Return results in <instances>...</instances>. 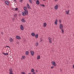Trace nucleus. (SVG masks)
Segmentation results:
<instances>
[{
	"label": "nucleus",
	"mask_w": 74,
	"mask_h": 74,
	"mask_svg": "<svg viewBox=\"0 0 74 74\" xmlns=\"http://www.w3.org/2000/svg\"><path fill=\"white\" fill-rule=\"evenodd\" d=\"M22 14L23 16H25V15H28V12L24 11L22 13Z\"/></svg>",
	"instance_id": "nucleus-1"
},
{
	"label": "nucleus",
	"mask_w": 74,
	"mask_h": 74,
	"mask_svg": "<svg viewBox=\"0 0 74 74\" xmlns=\"http://www.w3.org/2000/svg\"><path fill=\"white\" fill-rule=\"evenodd\" d=\"M51 64H52V65H53V66H56V62L55 61H52L51 62Z\"/></svg>",
	"instance_id": "nucleus-2"
},
{
	"label": "nucleus",
	"mask_w": 74,
	"mask_h": 74,
	"mask_svg": "<svg viewBox=\"0 0 74 74\" xmlns=\"http://www.w3.org/2000/svg\"><path fill=\"white\" fill-rule=\"evenodd\" d=\"M9 74H14V73H13V71H12V69H9Z\"/></svg>",
	"instance_id": "nucleus-3"
},
{
	"label": "nucleus",
	"mask_w": 74,
	"mask_h": 74,
	"mask_svg": "<svg viewBox=\"0 0 74 74\" xmlns=\"http://www.w3.org/2000/svg\"><path fill=\"white\" fill-rule=\"evenodd\" d=\"M20 29L21 30H24V28H23V26L22 25H20Z\"/></svg>",
	"instance_id": "nucleus-4"
},
{
	"label": "nucleus",
	"mask_w": 74,
	"mask_h": 74,
	"mask_svg": "<svg viewBox=\"0 0 74 74\" xmlns=\"http://www.w3.org/2000/svg\"><path fill=\"white\" fill-rule=\"evenodd\" d=\"M23 9L25 10L24 11H26L28 12V10H27V7H24L23 8Z\"/></svg>",
	"instance_id": "nucleus-5"
},
{
	"label": "nucleus",
	"mask_w": 74,
	"mask_h": 74,
	"mask_svg": "<svg viewBox=\"0 0 74 74\" xmlns=\"http://www.w3.org/2000/svg\"><path fill=\"white\" fill-rule=\"evenodd\" d=\"M30 52L31 53V55L32 56H33V55H34V52L33 51H30Z\"/></svg>",
	"instance_id": "nucleus-6"
},
{
	"label": "nucleus",
	"mask_w": 74,
	"mask_h": 74,
	"mask_svg": "<svg viewBox=\"0 0 74 74\" xmlns=\"http://www.w3.org/2000/svg\"><path fill=\"white\" fill-rule=\"evenodd\" d=\"M58 5H56L54 7L55 10H58Z\"/></svg>",
	"instance_id": "nucleus-7"
},
{
	"label": "nucleus",
	"mask_w": 74,
	"mask_h": 74,
	"mask_svg": "<svg viewBox=\"0 0 74 74\" xmlns=\"http://www.w3.org/2000/svg\"><path fill=\"white\" fill-rule=\"evenodd\" d=\"M5 4H6V5H8L9 4H10V3H9V2L8 1H6L5 2Z\"/></svg>",
	"instance_id": "nucleus-8"
},
{
	"label": "nucleus",
	"mask_w": 74,
	"mask_h": 74,
	"mask_svg": "<svg viewBox=\"0 0 74 74\" xmlns=\"http://www.w3.org/2000/svg\"><path fill=\"white\" fill-rule=\"evenodd\" d=\"M16 37L17 39H18V40H21V37L18 36H16Z\"/></svg>",
	"instance_id": "nucleus-9"
},
{
	"label": "nucleus",
	"mask_w": 74,
	"mask_h": 74,
	"mask_svg": "<svg viewBox=\"0 0 74 74\" xmlns=\"http://www.w3.org/2000/svg\"><path fill=\"white\" fill-rule=\"evenodd\" d=\"M63 28V25L62 24H60V29H62Z\"/></svg>",
	"instance_id": "nucleus-10"
},
{
	"label": "nucleus",
	"mask_w": 74,
	"mask_h": 74,
	"mask_svg": "<svg viewBox=\"0 0 74 74\" xmlns=\"http://www.w3.org/2000/svg\"><path fill=\"white\" fill-rule=\"evenodd\" d=\"M36 3L37 5H39V4H40V1L39 0H37Z\"/></svg>",
	"instance_id": "nucleus-11"
},
{
	"label": "nucleus",
	"mask_w": 74,
	"mask_h": 74,
	"mask_svg": "<svg viewBox=\"0 0 74 74\" xmlns=\"http://www.w3.org/2000/svg\"><path fill=\"white\" fill-rule=\"evenodd\" d=\"M27 7L28 9H31L32 10V8L31 7H30L29 5L28 4H27Z\"/></svg>",
	"instance_id": "nucleus-12"
},
{
	"label": "nucleus",
	"mask_w": 74,
	"mask_h": 74,
	"mask_svg": "<svg viewBox=\"0 0 74 74\" xmlns=\"http://www.w3.org/2000/svg\"><path fill=\"white\" fill-rule=\"evenodd\" d=\"M31 35L32 36H33V37H34L35 36V34H34V33L32 32L31 33Z\"/></svg>",
	"instance_id": "nucleus-13"
},
{
	"label": "nucleus",
	"mask_w": 74,
	"mask_h": 74,
	"mask_svg": "<svg viewBox=\"0 0 74 74\" xmlns=\"http://www.w3.org/2000/svg\"><path fill=\"white\" fill-rule=\"evenodd\" d=\"M38 34H37L35 35V37L36 38H38Z\"/></svg>",
	"instance_id": "nucleus-14"
},
{
	"label": "nucleus",
	"mask_w": 74,
	"mask_h": 74,
	"mask_svg": "<svg viewBox=\"0 0 74 74\" xmlns=\"http://www.w3.org/2000/svg\"><path fill=\"white\" fill-rule=\"evenodd\" d=\"M25 59V56H22V58H21V60H23V59Z\"/></svg>",
	"instance_id": "nucleus-15"
},
{
	"label": "nucleus",
	"mask_w": 74,
	"mask_h": 74,
	"mask_svg": "<svg viewBox=\"0 0 74 74\" xmlns=\"http://www.w3.org/2000/svg\"><path fill=\"white\" fill-rule=\"evenodd\" d=\"M46 26H47V23H45L43 24V27H46Z\"/></svg>",
	"instance_id": "nucleus-16"
},
{
	"label": "nucleus",
	"mask_w": 74,
	"mask_h": 74,
	"mask_svg": "<svg viewBox=\"0 0 74 74\" xmlns=\"http://www.w3.org/2000/svg\"><path fill=\"white\" fill-rule=\"evenodd\" d=\"M25 55H29V51H26Z\"/></svg>",
	"instance_id": "nucleus-17"
},
{
	"label": "nucleus",
	"mask_w": 74,
	"mask_h": 74,
	"mask_svg": "<svg viewBox=\"0 0 74 74\" xmlns=\"http://www.w3.org/2000/svg\"><path fill=\"white\" fill-rule=\"evenodd\" d=\"M21 21L22 22H23V23H24V22H25V20L23 18L21 19Z\"/></svg>",
	"instance_id": "nucleus-18"
},
{
	"label": "nucleus",
	"mask_w": 74,
	"mask_h": 74,
	"mask_svg": "<svg viewBox=\"0 0 74 74\" xmlns=\"http://www.w3.org/2000/svg\"><path fill=\"white\" fill-rule=\"evenodd\" d=\"M29 1L30 3H31V4H32V3H33V1L32 0H29Z\"/></svg>",
	"instance_id": "nucleus-19"
},
{
	"label": "nucleus",
	"mask_w": 74,
	"mask_h": 74,
	"mask_svg": "<svg viewBox=\"0 0 74 74\" xmlns=\"http://www.w3.org/2000/svg\"><path fill=\"white\" fill-rule=\"evenodd\" d=\"M2 53L4 55H8V53Z\"/></svg>",
	"instance_id": "nucleus-20"
},
{
	"label": "nucleus",
	"mask_w": 74,
	"mask_h": 74,
	"mask_svg": "<svg viewBox=\"0 0 74 74\" xmlns=\"http://www.w3.org/2000/svg\"><path fill=\"white\" fill-rule=\"evenodd\" d=\"M31 71L32 73H34L35 72H34V69H32L31 70Z\"/></svg>",
	"instance_id": "nucleus-21"
},
{
	"label": "nucleus",
	"mask_w": 74,
	"mask_h": 74,
	"mask_svg": "<svg viewBox=\"0 0 74 74\" xmlns=\"http://www.w3.org/2000/svg\"><path fill=\"white\" fill-rule=\"evenodd\" d=\"M10 42H12V41H13V40H13V39H12V38H11L10 39Z\"/></svg>",
	"instance_id": "nucleus-22"
},
{
	"label": "nucleus",
	"mask_w": 74,
	"mask_h": 74,
	"mask_svg": "<svg viewBox=\"0 0 74 74\" xmlns=\"http://www.w3.org/2000/svg\"><path fill=\"white\" fill-rule=\"evenodd\" d=\"M37 59H40V55L38 56H37Z\"/></svg>",
	"instance_id": "nucleus-23"
},
{
	"label": "nucleus",
	"mask_w": 74,
	"mask_h": 74,
	"mask_svg": "<svg viewBox=\"0 0 74 74\" xmlns=\"http://www.w3.org/2000/svg\"><path fill=\"white\" fill-rule=\"evenodd\" d=\"M38 42H36V46H38Z\"/></svg>",
	"instance_id": "nucleus-24"
},
{
	"label": "nucleus",
	"mask_w": 74,
	"mask_h": 74,
	"mask_svg": "<svg viewBox=\"0 0 74 74\" xmlns=\"http://www.w3.org/2000/svg\"><path fill=\"white\" fill-rule=\"evenodd\" d=\"M42 37L41 38H40V42H42Z\"/></svg>",
	"instance_id": "nucleus-25"
},
{
	"label": "nucleus",
	"mask_w": 74,
	"mask_h": 74,
	"mask_svg": "<svg viewBox=\"0 0 74 74\" xmlns=\"http://www.w3.org/2000/svg\"><path fill=\"white\" fill-rule=\"evenodd\" d=\"M49 41L50 43H52V40H51V39H49Z\"/></svg>",
	"instance_id": "nucleus-26"
},
{
	"label": "nucleus",
	"mask_w": 74,
	"mask_h": 74,
	"mask_svg": "<svg viewBox=\"0 0 74 74\" xmlns=\"http://www.w3.org/2000/svg\"><path fill=\"white\" fill-rule=\"evenodd\" d=\"M69 10H68L66 12V14H67V15H69Z\"/></svg>",
	"instance_id": "nucleus-27"
},
{
	"label": "nucleus",
	"mask_w": 74,
	"mask_h": 74,
	"mask_svg": "<svg viewBox=\"0 0 74 74\" xmlns=\"http://www.w3.org/2000/svg\"><path fill=\"white\" fill-rule=\"evenodd\" d=\"M62 34H63V33L64 32V30L63 29H62Z\"/></svg>",
	"instance_id": "nucleus-28"
},
{
	"label": "nucleus",
	"mask_w": 74,
	"mask_h": 74,
	"mask_svg": "<svg viewBox=\"0 0 74 74\" xmlns=\"http://www.w3.org/2000/svg\"><path fill=\"white\" fill-rule=\"evenodd\" d=\"M15 11H18V8H16L14 9Z\"/></svg>",
	"instance_id": "nucleus-29"
},
{
	"label": "nucleus",
	"mask_w": 74,
	"mask_h": 74,
	"mask_svg": "<svg viewBox=\"0 0 74 74\" xmlns=\"http://www.w3.org/2000/svg\"><path fill=\"white\" fill-rule=\"evenodd\" d=\"M54 23H55V25H57L58 24V22H55Z\"/></svg>",
	"instance_id": "nucleus-30"
},
{
	"label": "nucleus",
	"mask_w": 74,
	"mask_h": 74,
	"mask_svg": "<svg viewBox=\"0 0 74 74\" xmlns=\"http://www.w3.org/2000/svg\"><path fill=\"white\" fill-rule=\"evenodd\" d=\"M21 74H26L25 73L23 72H21Z\"/></svg>",
	"instance_id": "nucleus-31"
},
{
	"label": "nucleus",
	"mask_w": 74,
	"mask_h": 74,
	"mask_svg": "<svg viewBox=\"0 0 74 74\" xmlns=\"http://www.w3.org/2000/svg\"><path fill=\"white\" fill-rule=\"evenodd\" d=\"M59 22H60V23H61V22H62V20H59Z\"/></svg>",
	"instance_id": "nucleus-32"
},
{
	"label": "nucleus",
	"mask_w": 74,
	"mask_h": 74,
	"mask_svg": "<svg viewBox=\"0 0 74 74\" xmlns=\"http://www.w3.org/2000/svg\"><path fill=\"white\" fill-rule=\"evenodd\" d=\"M6 47H8V48H10V47H9V46H5V48Z\"/></svg>",
	"instance_id": "nucleus-33"
},
{
	"label": "nucleus",
	"mask_w": 74,
	"mask_h": 74,
	"mask_svg": "<svg viewBox=\"0 0 74 74\" xmlns=\"http://www.w3.org/2000/svg\"><path fill=\"white\" fill-rule=\"evenodd\" d=\"M58 22V19H57L56 20L55 22Z\"/></svg>",
	"instance_id": "nucleus-34"
},
{
	"label": "nucleus",
	"mask_w": 74,
	"mask_h": 74,
	"mask_svg": "<svg viewBox=\"0 0 74 74\" xmlns=\"http://www.w3.org/2000/svg\"><path fill=\"white\" fill-rule=\"evenodd\" d=\"M42 7H45V5H44V4L42 5Z\"/></svg>",
	"instance_id": "nucleus-35"
},
{
	"label": "nucleus",
	"mask_w": 74,
	"mask_h": 74,
	"mask_svg": "<svg viewBox=\"0 0 74 74\" xmlns=\"http://www.w3.org/2000/svg\"><path fill=\"white\" fill-rule=\"evenodd\" d=\"M49 40H50V39H51V38H50V37H49L48 38Z\"/></svg>",
	"instance_id": "nucleus-36"
},
{
	"label": "nucleus",
	"mask_w": 74,
	"mask_h": 74,
	"mask_svg": "<svg viewBox=\"0 0 74 74\" xmlns=\"http://www.w3.org/2000/svg\"><path fill=\"white\" fill-rule=\"evenodd\" d=\"M22 0H20V1L21 2V3H22Z\"/></svg>",
	"instance_id": "nucleus-37"
},
{
	"label": "nucleus",
	"mask_w": 74,
	"mask_h": 74,
	"mask_svg": "<svg viewBox=\"0 0 74 74\" xmlns=\"http://www.w3.org/2000/svg\"><path fill=\"white\" fill-rule=\"evenodd\" d=\"M17 44H19V42H16Z\"/></svg>",
	"instance_id": "nucleus-38"
},
{
	"label": "nucleus",
	"mask_w": 74,
	"mask_h": 74,
	"mask_svg": "<svg viewBox=\"0 0 74 74\" xmlns=\"http://www.w3.org/2000/svg\"><path fill=\"white\" fill-rule=\"evenodd\" d=\"M54 67V66H51V69H53V68Z\"/></svg>",
	"instance_id": "nucleus-39"
},
{
	"label": "nucleus",
	"mask_w": 74,
	"mask_h": 74,
	"mask_svg": "<svg viewBox=\"0 0 74 74\" xmlns=\"http://www.w3.org/2000/svg\"><path fill=\"white\" fill-rule=\"evenodd\" d=\"M17 15V14H16V13L15 14V15L16 16H16H17V15Z\"/></svg>",
	"instance_id": "nucleus-40"
},
{
	"label": "nucleus",
	"mask_w": 74,
	"mask_h": 74,
	"mask_svg": "<svg viewBox=\"0 0 74 74\" xmlns=\"http://www.w3.org/2000/svg\"><path fill=\"white\" fill-rule=\"evenodd\" d=\"M13 21H15V18H13Z\"/></svg>",
	"instance_id": "nucleus-41"
},
{
	"label": "nucleus",
	"mask_w": 74,
	"mask_h": 74,
	"mask_svg": "<svg viewBox=\"0 0 74 74\" xmlns=\"http://www.w3.org/2000/svg\"><path fill=\"white\" fill-rule=\"evenodd\" d=\"M42 4H41L40 5V6H41V7H42Z\"/></svg>",
	"instance_id": "nucleus-42"
},
{
	"label": "nucleus",
	"mask_w": 74,
	"mask_h": 74,
	"mask_svg": "<svg viewBox=\"0 0 74 74\" xmlns=\"http://www.w3.org/2000/svg\"><path fill=\"white\" fill-rule=\"evenodd\" d=\"M32 74H36V73H35V72H33V73H32Z\"/></svg>",
	"instance_id": "nucleus-43"
},
{
	"label": "nucleus",
	"mask_w": 74,
	"mask_h": 74,
	"mask_svg": "<svg viewBox=\"0 0 74 74\" xmlns=\"http://www.w3.org/2000/svg\"><path fill=\"white\" fill-rule=\"evenodd\" d=\"M1 34H2V35H3V32H2L1 33Z\"/></svg>",
	"instance_id": "nucleus-44"
},
{
	"label": "nucleus",
	"mask_w": 74,
	"mask_h": 74,
	"mask_svg": "<svg viewBox=\"0 0 74 74\" xmlns=\"http://www.w3.org/2000/svg\"><path fill=\"white\" fill-rule=\"evenodd\" d=\"M14 1H15V2H16V0H13Z\"/></svg>",
	"instance_id": "nucleus-45"
},
{
	"label": "nucleus",
	"mask_w": 74,
	"mask_h": 74,
	"mask_svg": "<svg viewBox=\"0 0 74 74\" xmlns=\"http://www.w3.org/2000/svg\"><path fill=\"white\" fill-rule=\"evenodd\" d=\"M10 58H12V56H10Z\"/></svg>",
	"instance_id": "nucleus-46"
},
{
	"label": "nucleus",
	"mask_w": 74,
	"mask_h": 74,
	"mask_svg": "<svg viewBox=\"0 0 74 74\" xmlns=\"http://www.w3.org/2000/svg\"><path fill=\"white\" fill-rule=\"evenodd\" d=\"M19 16H21V14H19Z\"/></svg>",
	"instance_id": "nucleus-47"
},
{
	"label": "nucleus",
	"mask_w": 74,
	"mask_h": 74,
	"mask_svg": "<svg viewBox=\"0 0 74 74\" xmlns=\"http://www.w3.org/2000/svg\"><path fill=\"white\" fill-rule=\"evenodd\" d=\"M14 17H15V14H14Z\"/></svg>",
	"instance_id": "nucleus-48"
},
{
	"label": "nucleus",
	"mask_w": 74,
	"mask_h": 74,
	"mask_svg": "<svg viewBox=\"0 0 74 74\" xmlns=\"http://www.w3.org/2000/svg\"><path fill=\"white\" fill-rule=\"evenodd\" d=\"M36 72H37V73H38V71H37V70H36Z\"/></svg>",
	"instance_id": "nucleus-49"
},
{
	"label": "nucleus",
	"mask_w": 74,
	"mask_h": 74,
	"mask_svg": "<svg viewBox=\"0 0 74 74\" xmlns=\"http://www.w3.org/2000/svg\"><path fill=\"white\" fill-rule=\"evenodd\" d=\"M12 10H14V8H12Z\"/></svg>",
	"instance_id": "nucleus-50"
},
{
	"label": "nucleus",
	"mask_w": 74,
	"mask_h": 74,
	"mask_svg": "<svg viewBox=\"0 0 74 74\" xmlns=\"http://www.w3.org/2000/svg\"><path fill=\"white\" fill-rule=\"evenodd\" d=\"M58 0H55V1H58Z\"/></svg>",
	"instance_id": "nucleus-51"
},
{
	"label": "nucleus",
	"mask_w": 74,
	"mask_h": 74,
	"mask_svg": "<svg viewBox=\"0 0 74 74\" xmlns=\"http://www.w3.org/2000/svg\"><path fill=\"white\" fill-rule=\"evenodd\" d=\"M12 2H14V1H12Z\"/></svg>",
	"instance_id": "nucleus-52"
},
{
	"label": "nucleus",
	"mask_w": 74,
	"mask_h": 74,
	"mask_svg": "<svg viewBox=\"0 0 74 74\" xmlns=\"http://www.w3.org/2000/svg\"><path fill=\"white\" fill-rule=\"evenodd\" d=\"M18 12H20V11H18Z\"/></svg>",
	"instance_id": "nucleus-53"
},
{
	"label": "nucleus",
	"mask_w": 74,
	"mask_h": 74,
	"mask_svg": "<svg viewBox=\"0 0 74 74\" xmlns=\"http://www.w3.org/2000/svg\"><path fill=\"white\" fill-rule=\"evenodd\" d=\"M28 74H31V73H29Z\"/></svg>",
	"instance_id": "nucleus-54"
},
{
	"label": "nucleus",
	"mask_w": 74,
	"mask_h": 74,
	"mask_svg": "<svg viewBox=\"0 0 74 74\" xmlns=\"http://www.w3.org/2000/svg\"><path fill=\"white\" fill-rule=\"evenodd\" d=\"M43 0V1H45V0Z\"/></svg>",
	"instance_id": "nucleus-55"
},
{
	"label": "nucleus",
	"mask_w": 74,
	"mask_h": 74,
	"mask_svg": "<svg viewBox=\"0 0 74 74\" xmlns=\"http://www.w3.org/2000/svg\"><path fill=\"white\" fill-rule=\"evenodd\" d=\"M34 1H36V0H34Z\"/></svg>",
	"instance_id": "nucleus-56"
},
{
	"label": "nucleus",
	"mask_w": 74,
	"mask_h": 74,
	"mask_svg": "<svg viewBox=\"0 0 74 74\" xmlns=\"http://www.w3.org/2000/svg\"><path fill=\"white\" fill-rule=\"evenodd\" d=\"M60 71H62V70L61 69V70H60Z\"/></svg>",
	"instance_id": "nucleus-57"
},
{
	"label": "nucleus",
	"mask_w": 74,
	"mask_h": 74,
	"mask_svg": "<svg viewBox=\"0 0 74 74\" xmlns=\"http://www.w3.org/2000/svg\"><path fill=\"white\" fill-rule=\"evenodd\" d=\"M66 12H67V11H66Z\"/></svg>",
	"instance_id": "nucleus-58"
}]
</instances>
